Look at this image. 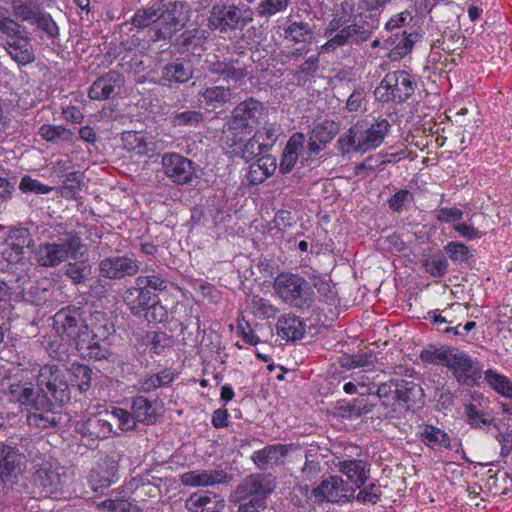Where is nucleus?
<instances>
[{"instance_id":"1","label":"nucleus","mask_w":512,"mask_h":512,"mask_svg":"<svg viewBox=\"0 0 512 512\" xmlns=\"http://www.w3.org/2000/svg\"><path fill=\"white\" fill-rule=\"evenodd\" d=\"M275 489L276 479L271 473H253L235 487L230 502L237 505V512H261Z\"/></svg>"},{"instance_id":"2","label":"nucleus","mask_w":512,"mask_h":512,"mask_svg":"<svg viewBox=\"0 0 512 512\" xmlns=\"http://www.w3.org/2000/svg\"><path fill=\"white\" fill-rule=\"evenodd\" d=\"M390 123L385 118L361 120L353 124L337 140L338 150L342 154L350 151L365 153L378 148L390 130Z\"/></svg>"},{"instance_id":"3","label":"nucleus","mask_w":512,"mask_h":512,"mask_svg":"<svg viewBox=\"0 0 512 512\" xmlns=\"http://www.w3.org/2000/svg\"><path fill=\"white\" fill-rule=\"evenodd\" d=\"M265 110L264 104L253 97L238 103L224 125L222 141L229 148L238 145L242 141L239 135L252 133L264 117Z\"/></svg>"},{"instance_id":"4","label":"nucleus","mask_w":512,"mask_h":512,"mask_svg":"<svg viewBox=\"0 0 512 512\" xmlns=\"http://www.w3.org/2000/svg\"><path fill=\"white\" fill-rule=\"evenodd\" d=\"M344 17L334 16L328 23L324 37L328 38L320 47L321 53L334 52L340 47L361 45L368 41L373 33V25L359 20L346 25Z\"/></svg>"},{"instance_id":"5","label":"nucleus","mask_w":512,"mask_h":512,"mask_svg":"<svg viewBox=\"0 0 512 512\" xmlns=\"http://www.w3.org/2000/svg\"><path fill=\"white\" fill-rule=\"evenodd\" d=\"M37 387L40 397L47 400L43 406L62 407L71 399V390L67 381V373L55 364H46L39 370Z\"/></svg>"},{"instance_id":"6","label":"nucleus","mask_w":512,"mask_h":512,"mask_svg":"<svg viewBox=\"0 0 512 512\" xmlns=\"http://www.w3.org/2000/svg\"><path fill=\"white\" fill-rule=\"evenodd\" d=\"M123 301L136 317H144L149 323H162L168 317V311L161 304L158 294L141 285L135 284L124 291Z\"/></svg>"},{"instance_id":"7","label":"nucleus","mask_w":512,"mask_h":512,"mask_svg":"<svg viewBox=\"0 0 512 512\" xmlns=\"http://www.w3.org/2000/svg\"><path fill=\"white\" fill-rule=\"evenodd\" d=\"M273 288L284 303L294 308H309L315 300V292L310 283L299 274L290 272L278 274Z\"/></svg>"},{"instance_id":"8","label":"nucleus","mask_w":512,"mask_h":512,"mask_svg":"<svg viewBox=\"0 0 512 512\" xmlns=\"http://www.w3.org/2000/svg\"><path fill=\"white\" fill-rule=\"evenodd\" d=\"M81 239L76 234L65 233L56 241L38 245L35 249V260L38 266L52 268L68 259H75L80 253Z\"/></svg>"},{"instance_id":"9","label":"nucleus","mask_w":512,"mask_h":512,"mask_svg":"<svg viewBox=\"0 0 512 512\" xmlns=\"http://www.w3.org/2000/svg\"><path fill=\"white\" fill-rule=\"evenodd\" d=\"M417 82L407 71L396 70L387 73L376 87L374 94L382 103H403L415 92Z\"/></svg>"},{"instance_id":"10","label":"nucleus","mask_w":512,"mask_h":512,"mask_svg":"<svg viewBox=\"0 0 512 512\" xmlns=\"http://www.w3.org/2000/svg\"><path fill=\"white\" fill-rule=\"evenodd\" d=\"M52 320L57 336L72 347L81 339L88 326L86 311L75 305L62 307L54 314Z\"/></svg>"},{"instance_id":"11","label":"nucleus","mask_w":512,"mask_h":512,"mask_svg":"<svg viewBox=\"0 0 512 512\" xmlns=\"http://www.w3.org/2000/svg\"><path fill=\"white\" fill-rule=\"evenodd\" d=\"M25 466V457L8 444H0V480L5 495L20 492L19 480Z\"/></svg>"},{"instance_id":"12","label":"nucleus","mask_w":512,"mask_h":512,"mask_svg":"<svg viewBox=\"0 0 512 512\" xmlns=\"http://www.w3.org/2000/svg\"><path fill=\"white\" fill-rule=\"evenodd\" d=\"M252 11L250 9H240L235 5H214L210 11L208 25L213 30H219L221 33L231 30H242L252 22Z\"/></svg>"},{"instance_id":"13","label":"nucleus","mask_w":512,"mask_h":512,"mask_svg":"<svg viewBox=\"0 0 512 512\" xmlns=\"http://www.w3.org/2000/svg\"><path fill=\"white\" fill-rule=\"evenodd\" d=\"M446 367L452 372L456 381L461 385L478 386L482 378V366L464 351L450 349Z\"/></svg>"},{"instance_id":"14","label":"nucleus","mask_w":512,"mask_h":512,"mask_svg":"<svg viewBox=\"0 0 512 512\" xmlns=\"http://www.w3.org/2000/svg\"><path fill=\"white\" fill-rule=\"evenodd\" d=\"M163 7L158 11L157 28L155 30V40H165L172 38L177 32L181 31L187 22L184 14L186 7L182 1L162 0Z\"/></svg>"},{"instance_id":"15","label":"nucleus","mask_w":512,"mask_h":512,"mask_svg":"<svg viewBox=\"0 0 512 512\" xmlns=\"http://www.w3.org/2000/svg\"><path fill=\"white\" fill-rule=\"evenodd\" d=\"M355 488L349 486L340 476L330 475L312 488V502L317 505L323 503L340 504L351 501Z\"/></svg>"},{"instance_id":"16","label":"nucleus","mask_w":512,"mask_h":512,"mask_svg":"<svg viewBox=\"0 0 512 512\" xmlns=\"http://www.w3.org/2000/svg\"><path fill=\"white\" fill-rule=\"evenodd\" d=\"M161 165L164 174L176 185H187L198 178L197 165L179 153H164Z\"/></svg>"},{"instance_id":"17","label":"nucleus","mask_w":512,"mask_h":512,"mask_svg":"<svg viewBox=\"0 0 512 512\" xmlns=\"http://www.w3.org/2000/svg\"><path fill=\"white\" fill-rule=\"evenodd\" d=\"M205 68L211 74L221 77L226 82H240L248 76V65L242 56H228L220 59L213 55L205 60Z\"/></svg>"},{"instance_id":"18","label":"nucleus","mask_w":512,"mask_h":512,"mask_svg":"<svg viewBox=\"0 0 512 512\" xmlns=\"http://www.w3.org/2000/svg\"><path fill=\"white\" fill-rule=\"evenodd\" d=\"M140 269V262L127 255H115L102 259L98 264L99 276L109 280L132 277Z\"/></svg>"},{"instance_id":"19","label":"nucleus","mask_w":512,"mask_h":512,"mask_svg":"<svg viewBox=\"0 0 512 512\" xmlns=\"http://www.w3.org/2000/svg\"><path fill=\"white\" fill-rule=\"evenodd\" d=\"M33 484L34 494L47 498L56 495L62 489L63 480L58 469L46 463L34 473Z\"/></svg>"},{"instance_id":"20","label":"nucleus","mask_w":512,"mask_h":512,"mask_svg":"<svg viewBox=\"0 0 512 512\" xmlns=\"http://www.w3.org/2000/svg\"><path fill=\"white\" fill-rule=\"evenodd\" d=\"M124 83V76L118 71L111 70L92 83L88 90V96L97 101L112 99L120 93Z\"/></svg>"},{"instance_id":"21","label":"nucleus","mask_w":512,"mask_h":512,"mask_svg":"<svg viewBox=\"0 0 512 512\" xmlns=\"http://www.w3.org/2000/svg\"><path fill=\"white\" fill-rule=\"evenodd\" d=\"M7 400L10 403L24 406L28 409L33 408H44L43 404H46L47 400L40 397L39 389H34L30 382H15L11 383L5 391Z\"/></svg>"},{"instance_id":"22","label":"nucleus","mask_w":512,"mask_h":512,"mask_svg":"<svg viewBox=\"0 0 512 512\" xmlns=\"http://www.w3.org/2000/svg\"><path fill=\"white\" fill-rule=\"evenodd\" d=\"M339 124L333 120H324L316 124L309 132L307 149L309 154H318L339 133Z\"/></svg>"},{"instance_id":"23","label":"nucleus","mask_w":512,"mask_h":512,"mask_svg":"<svg viewBox=\"0 0 512 512\" xmlns=\"http://www.w3.org/2000/svg\"><path fill=\"white\" fill-rule=\"evenodd\" d=\"M298 449L299 444L297 443L267 445L263 449L255 451L251 455V460L257 468L264 470L277 464L280 458H284Z\"/></svg>"},{"instance_id":"24","label":"nucleus","mask_w":512,"mask_h":512,"mask_svg":"<svg viewBox=\"0 0 512 512\" xmlns=\"http://www.w3.org/2000/svg\"><path fill=\"white\" fill-rule=\"evenodd\" d=\"M323 456L320 454L318 446L311 445L304 453V464L297 475L294 476L296 482L316 483L324 470L322 464Z\"/></svg>"},{"instance_id":"25","label":"nucleus","mask_w":512,"mask_h":512,"mask_svg":"<svg viewBox=\"0 0 512 512\" xmlns=\"http://www.w3.org/2000/svg\"><path fill=\"white\" fill-rule=\"evenodd\" d=\"M59 408L54 405L45 408H33L34 412H29L26 416L27 425L30 428L40 430L59 428L64 419V415Z\"/></svg>"},{"instance_id":"26","label":"nucleus","mask_w":512,"mask_h":512,"mask_svg":"<svg viewBox=\"0 0 512 512\" xmlns=\"http://www.w3.org/2000/svg\"><path fill=\"white\" fill-rule=\"evenodd\" d=\"M108 418L107 411L92 415L78 424L77 430L83 437L90 438L92 441L105 439L112 431V424Z\"/></svg>"},{"instance_id":"27","label":"nucleus","mask_w":512,"mask_h":512,"mask_svg":"<svg viewBox=\"0 0 512 512\" xmlns=\"http://www.w3.org/2000/svg\"><path fill=\"white\" fill-rule=\"evenodd\" d=\"M231 477L223 470H193L181 475L184 486H214L228 483Z\"/></svg>"},{"instance_id":"28","label":"nucleus","mask_w":512,"mask_h":512,"mask_svg":"<svg viewBox=\"0 0 512 512\" xmlns=\"http://www.w3.org/2000/svg\"><path fill=\"white\" fill-rule=\"evenodd\" d=\"M194 74L193 66L189 60L176 59L165 64L161 69V82L168 84H182L188 82Z\"/></svg>"},{"instance_id":"29","label":"nucleus","mask_w":512,"mask_h":512,"mask_svg":"<svg viewBox=\"0 0 512 512\" xmlns=\"http://www.w3.org/2000/svg\"><path fill=\"white\" fill-rule=\"evenodd\" d=\"M190 512H221L225 507L224 499L211 491H198L186 501Z\"/></svg>"},{"instance_id":"30","label":"nucleus","mask_w":512,"mask_h":512,"mask_svg":"<svg viewBox=\"0 0 512 512\" xmlns=\"http://www.w3.org/2000/svg\"><path fill=\"white\" fill-rule=\"evenodd\" d=\"M424 392L420 384L401 379L396 383V400L406 410H413L416 405L423 404Z\"/></svg>"},{"instance_id":"31","label":"nucleus","mask_w":512,"mask_h":512,"mask_svg":"<svg viewBox=\"0 0 512 512\" xmlns=\"http://www.w3.org/2000/svg\"><path fill=\"white\" fill-rule=\"evenodd\" d=\"M370 466L369 462L361 459H347L340 461L338 464L339 471L346 475L355 489L363 487L367 482Z\"/></svg>"},{"instance_id":"32","label":"nucleus","mask_w":512,"mask_h":512,"mask_svg":"<svg viewBox=\"0 0 512 512\" xmlns=\"http://www.w3.org/2000/svg\"><path fill=\"white\" fill-rule=\"evenodd\" d=\"M276 328L281 338L292 342L302 339L306 332L305 322L292 313L280 316Z\"/></svg>"},{"instance_id":"33","label":"nucleus","mask_w":512,"mask_h":512,"mask_svg":"<svg viewBox=\"0 0 512 512\" xmlns=\"http://www.w3.org/2000/svg\"><path fill=\"white\" fill-rule=\"evenodd\" d=\"M276 168V159L263 155L250 165L247 179L251 185H259L272 176Z\"/></svg>"},{"instance_id":"34","label":"nucleus","mask_w":512,"mask_h":512,"mask_svg":"<svg viewBox=\"0 0 512 512\" xmlns=\"http://www.w3.org/2000/svg\"><path fill=\"white\" fill-rule=\"evenodd\" d=\"M83 359L101 361L108 360L112 356L110 347L103 346L88 340V334L85 332L81 339L73 346Z\"/></svg>"},{"instance_id":"35","label":"nucleus","mask_w":512,"mask_h":512,"mask_svg":"<svg viewBox=\"0 0 512 512\" xmlns=\"http://www.w3.org/2000/svg\"><path fill=\"white\" fill-rule=\"evenodd\" d=\"M3 246L25 255L26 249L34 248L35 243L29 229L19 227L9 230Z\"/></svg>"},{"instance_id":"36","label":"nucleus","mask_w":512,"mask_h":512,"mask_svg":"<svg viewBox=\"0 0 512 512\" xmlns=\"http://www.w3.org/2000/svg\"><path fill=\"white\" fill-rule=\"evenodd\" d=\"M7 53L19 65H27L35 60V55L31 49L28 39L18 38L7 42Z\"/></svg>"},{"instance_id":"37","label":"nucleus","mask_w":512,"mask_h":512,"mask_svg":"<svg viewBox=\"0 0 512 512\" xmlns=\"http://www.w3.org/2000/svg\"><path fill=\"white\" fill-rule=\"evenodd\" d=\"M131 412L139 423L151 425L156 422L157 414L152 401L143 396L135 397L132 401Z\"/></svg>"},{"instance_id":"38","label":"nucleus","mask_w":512,"mask_h":512,"mask_svg":"<svg viewBox=\"0 0 512 512\" xmlns=\"http://www.w3.org/2000/svg\"><path fill=\"white\" fill-rule=\"evenodd\" d=\"M162 7V0H154L148 7L138 9L131 19L132 25L138 29H144L157 23V13Z\"/></svg>"},{"instance_id":"39","label":"nucleus","mask_w":512,"mask_h":512,"mask_svg":"<svg viewBox=\"0 0 512 512\" xmlns=\"http://www.w3.org/2000/svg\"><path fill=\"white\" fill-rule=\"evenodd\" d=\"M483 374L491 389L505 398L512 399V381L507 376L492 369L484 371Z\"/></svg>"},{"instance_id":"40","label":"nucleus","mask_w":512,"mask_h":512,"mask_svg":"<svg viewBox=\"0 0 512 512\" xmlns=\"http://www.w3.org/2000/svg\"><path fill=\"white\" fill-rule=\"evenodd\" d=\"M144 343L154 354L161 355L166 349L171 348L175 339L172 335L163 331H149L144 337Z\"/></svg>"},{"instance_id":"41","label":"nucleus","mask_w":512,"mask_h":512,"mask_svg":"<svg viewBox=\"0 0 512 512\" xmlns=\"http://www.w3.org/2000/svg\"><path fill=\"white\" fill-rule=\"evenodd\" d=\"M314 27L307 22L294 21L284 29V38L294 43H303L312 39Z\"/></svg>"},{"instance_id":"42","label":"nucleus","mask_w":512,"mask_h":512,"mask_svg":"<svg viewBox=\"0 0 512 512\" xmlns=\"http://www.w3.org/2000/svg\"><path fill=\"white\" fill-rule=\"evenodd\" d=\"M420 440L429 447H450L449 435L440 428L426 424L420 432Z\"/></svg>"},{"instance_id":"43","label":"nucleus","mask_w":512,"mask_h":512,"mask_svg":"<svg viewBox=\"0 0 512 512\" xmlns=\"http://www.w3.org/2000/svg\"><path fill=\"white\" fill-rule=\"evenodd\" d=\"M38 133L43 139L54 144L72 142L74 138V132L62 125L43 124Z\"/></svg>"},{"instance_id":"44","label":"nucleus","mask_w":512,"mask_h":512,"mask_svg":"<svg viewBox=\"0 0 512 512\" xmlns=\"http://www.w3.org/2000/svg\"><path fill=\"white\" fill-rule=\"evenodd\" d=\"M174 380V374L169 369L150 375L138 383V390L149 393L157 388L169 386Z\"/></svg>"},{"instance_id":"45","label":"nucleus","mask_w":512,"mask_h":512,"mask_svg":"<svg viewBox=\"0 0 512 512\" xmlns=\"http://www.w3.org/2000/svg\"><path fill=\"white\" fill-rule=\"evenodd\" d=\"M202 97L207 106L216 108L230 102L232 91L229 87L212 86L202 92Z\"/></svg>"},{"instance_id":"46","label":"nucleus","mask_w":512,"mask_h":512,"mask_svg":"<svg viewBox=\"0 0 512 512\" xmlns=\"http://www.w3.org/2000/svg\"><path fill=\"white\" fill-rule=\"evenodd\" d=\"M376 357L371 351L359 352L354 355L344 354L339 358V364L342 368L351 370L355 368L368 367L373 365Z\"/></svg>"},{"instance_id":"47","label":"nucleus","mask_w":512,"mask_h":512,"mask_svg":"<svg viewBox=\"0 0 512 512\" xmlns=\"http://www.w3.org/2000/svg\"><path fill=\"white\" fill-rule=\"evenodd\" d=\"M464 415L467 424L474 429H482L484 426L491 425L494 422V419L480 410L475 403H469L464 406Z\"/></svg>"},{"instance_id":"48","label":"nucleus","mask_w":512,"mask_h":512,"mask_svg":"<svg viewBox=\"0 0 512 512\" xmlns=\"http://www.w3.org/2000/svg\"><path fill=\"white\" fill-rule=\"evenodd\" d=\"M393 36L395 37L393 40L395 47L391 49L390 57L396 60L398 58H402L411 51L417 34H407V32L403 30L401 33L396 32Z\"/></svg>"},{"instance_id":"49","label":"nucleus","mask_w":512,"mask_h":512,"mask_svg":"<svg viewBox=\"0 0 512 512\" xmlns=\"http://www.w3.org/2000/svg\"><path fill=\"white\" fill-rule=\"evenodd\" d=\"M260 131L255 133L249 138L246 143L241 147L240 156L246 162H250L255 157L267 152L271 149V145L268 143H260Z\"/></svg>"},{"instance_id":"50","label":"nucleus","mask_w":512,"mask_h":512,"mask_svg":"<svg viewBox=\"0 0 512 512\" xmlns=\"http://www.w3.org/2000/svg\"><path fill=\"white\" fill-rule=\"evenodd\" d=\"M452 347H436L429 345L420 352L419 358L422 362L434 365L446 366L448 357L451 356L450 349Z\"/></svg>"},{"instance_id":"51","label":"nucleus","mask_w":512,"mask_h":512,"mask_svg":"<svg viewBox=\"0 0 512 512\" xmlns=\"http://www.w3.org/2000/svg\"><path fill=\"white\" fill-rule=\"evenodd\" d=\"M38 2H28L23 0H12L11 7L14 15L21 21H26L34 24L41 9L36 8Z\"/></svg>"},{"instance_id":"52","label":"nucleus","mask_w":512,"mask_h":512,"mask_svg":"<svg viewBox=\"0 0 512 512\" xmlns=\"http://www.w3.org/2000/svg\"><path fill=\"white\" fill-rule=\"evenodd\" d=\"M444 252L448 257L456 263L469 264L473 260L474 255L465 244L458 241H450L443 247Z\"/></svg>"},{"instance_id":"53","label":"nucleus","mask_w":512,"mask_h":512,"mask_svg":"<svg viewBox=\"0 0 512 512\" xmlns=\"http://www.w3.org/2000/svg\"><path fill=\"white\" fill-rule=\"evenodd\" d=\"M83 173L80 171H74L66 174L63 185L60 188L61 196L70 199H77L78 192L83 186Z\"/></svg>"},{"instance_id":"54","label":"nucleus","mask_w":512,"mask_h":512,"mask_svg":"<svg viewBox=\"0 0 512 512\" xmlns=\"http://www.w3.org/2000/svg\"><path fill=\"white\" fill-rule=\"evenodd\" d=\"M251 312L260 319H269L276 316L278 309L267 299L254 295L249 303Z\"/></svg>"},{"instance_id":"55","label":"nucleus","mask_w":512,"mask_h":512,"mask_svg":"<svg viewBox=\"0 0 512 512\" xmlns=\"http://www.w3.org/2000/svg\"><path fill=\"white\" fill-rule=\"evenodd\" d=\"M135 284L141 285L142 288L152 291H165L168 287V281L160 274L155 273L151 270V273L146 275H140L135 279Z\"/></svg>"},{"instance_id":"56","label":"nucleus","mask_w":512,"mask_h":512,"mask_svg":"<svg viewBox=\"0 0 512 512\" xmlns=\"http://www.w3.org/2000/svg\"><path fill=\"white\" fill-rule=\"evenodd\" d=\"M68 370L78 382L77 386L81 392H85L91 387L92 370L87 365L73 363Z\"/></svg>"},{"instance_id":"57","label":"nucleus","mask_w":512,"mask_h":512,"mask_svg":"<svg viewBox=\"0 0 512 512\" xmlns=\"http://www.w3.org/2000/svg\"><path fill=\"white\" fill-rule=\"evenodd\" d=\"M448 266V260L444 255H435L423 264L425 271L434 278L443 277L447 273Z\"/></svg>"},{"instance_id":"58","label":"nucleus","mask_w":512,"mask_h":512,"mask_svg":"<svg viewBox=\"0 0 512 512\" xmlns=\"http://www.w3.org/2000/svg\"><path fill=\"white\" fill-rule=\"evenodd\" d=\"M88 267L83 262H69L64 266V274L72 281L73 284H82L87 279Z\"/></svg>"},{"instance_id":"59","label":"nucleus","mask_w":512,"mask_h":512,"mask_svg":"<svg viewBox=\"0 0 512 512\" xmlns=\"http://www.w3.org/2000/svg\"><path fill=\"white\" fill-rule=\"evenodd\" d=\"M122 456V453L119 451H110L104 457L100 470L105 472L107 477H110V479L115 478V480L117 481L119 462L122 459Z\"/></svg>"},{"instance_id":"60","label":"nucleus","mask_w":512,"mask_h":512,"mask_svg":"<svg viewBox=\"0 0 512 512\" xmlns=\"http://www.w3.org/2000/svg\"><path fill=\"white\" fill-rule=\"evenodd\" d=\"M109 417L117 421V425L122 431H130L136 428L137 421L133 413L125 409L114 407L112 412L109 413Z\"/></svg>"},{"instance_id":"61","label":"nucleus","mask_w":512,"mask_h":512,"mask_svg":"<svg viewBox=\"0 0 512 512\" xmlns=\"http://www.w3.org/2000/svg\"><path fill=\"white\" fill-rule=\"evenodd\" d=\"M202 120V113L194 110L174 113L171 117V123L174 126H196Z\"/></svg>"},{"instance_id":"62","label":"nucleus","mask_w":512,"mask_h":512,"mask_svg":"<svg viewBox=\"0 0 512 512\" xmlns=\"http://www.w3.org/2000/svg\"><path fill=\"white\" fill-rule=\"evenodd\" d=\"M34 24L45 32L50 38H57L59 36V28L56 22L52 19L51 15L43 10L40 11Z\"/></svg>"},{"instance_id":"63","label":"nucleus","mask_w":512,"mask_h":512,"mask_svg":"<svg viewBox=\"0 0 512 512\" xmlns=\"http://www.w3.org/2000/svg\"><path fill=\"white\" fill-rule=\"evenodd\" d=\"M19 189L23 193L47 194L53 190L52 187L41 183L39 180L33 179L29 175L21 178Z\"/></svg>"},{"instance_id":"64","label":"nucleus","mask_w":512,"mask_h":512,"mask_svg":"<svg viewBox=\"0 0 512 512\" xmlns=\"http://www.w3.org/2000/svg\"><path fill=\"white\" fill-rule=\"evenodd\" d=\"M412 201L413 194L407 189H401L389 198L388 205L392 211L401 213Z\"/></svg>"}]
</instances>
